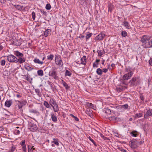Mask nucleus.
Instances as JSON below:
<instances>
[{
	"label": "nucleus",
	"mask_w": 152,
	"mask_h": 152,
	"mask_svg": "<svg viewBox=\"0 0 152 152\" xmlns=\"http://www.w3.org/2000/svg\"><path fill=\"white\" fill-rule=\"evenodd\" d=\"M56 68L55 67H53L51 70L49 72L48 75L50 77H52L56 80H58V77L57 75Z\"/></svg>",
	"instance_id": "f257e3e1"
},
{
	"label": "nucleus",
	"mask_w": 152,
	"mask_h": 152,
	"mask_svg": "<svg viewBox=\"0 0 152 152\" xmlns=\"http://www.w3.org/2000/svg\"><path fill=\"white\" fill-rule=\"evenodd\" d=\"M49 102L50 105L53 107L54 111L55 112H58L59 110V109L55 100L53 99H50Z\"/></svg>",
	"instance_id": "f03ea898"
},
{
	"label": "nucleus",
	"mask_w": 152,
	"mask_h": 152,
	"mask_svg": "<svg viewBox=\"0 0 152 152\" xmlns=\"http://www.w3.org/2000/svg\"><path fill=\"white\" fill-rule=\"evenodd\" d=\"M150 37L146 35H143L141 39V41L142 42V45L145 48H146L147 43H146L148 41Z\"/></svg>",
	"instance_id": "7ed1b4c3"
},
{
	"label": "nucleus",
	"mask_w": 152,
	"mask_h": 152,
	"mask_svg": "<svg viewBox=\"0 0 152 152\" xmlns=\"http://www.w3.org/2000/svg\"><path fill=\"white\" fill-rule=\"evenodd\" d=\"M15 102L16 105L18 106V108L20 109H22V107L26 105L27 103L26 101L23 99L20 101L15 100Z\"/></svg>",
	"instance_id": "20e7f679"
},
{
	"label": "nucleus",
	"mask_w": 152,
	"mask_h": 152,
	"mask_svg": "<svg viewBox=\"0 0 152 152\" xmlns=\"http://www.w3.org/2000/svg\"><path fill=\"white\" fill-rule=\"evenodd\" d=\"M130 143L131 147L133 148H136L138 146L139 142L137 140L135 139L132 140L130 141Z\"/></svg>",
	"instance_id": "39448f33"
},
{
	"label": "nucleus",
	"mask_w": 152,
	"mask_h": 152,
	"mask_svg": "<svg viewBox=\"0 0 152 152\" xmlns=\"http://www.w3.org/2000/svg\"><path fill=\"white\" fill-rule=\"evenodd\" d=\"M6 56L7 57V60L9 62L16 63L17 58L14 55L10 54Z\"/></svg>",
	"instance_id": "423d86ee"
},
{
	"label": "nucleus",
	"mask_w": 152,
	"mask_h": 152,
	"mask_svg": "<svg viewBox=\"0 0 152 152\" xmlns=\"http://www.w3.org/2000/svg\"><path fill=\"white\" fill-rule=\"evenodd\" d=\"M28 128L31 131H35L37 129V126L31 122L28 123Z\"/></svg>",
	"instance_id": "0eeeda50"
},
{
	"label": "nucleus",
	"mask_w": 152,
	"mask_h": 152,
	"mask_svg": "<svg viewBox=\"0 0 152 152\" xmlns=\"http://www.w3.org/2000/svg\"><path fill=\"white\" fill-rule=\"evenodd\" d=\"M139 81L137 77L133 78L129 82V83L132 86H136L139 83Z\"/></svg>",
	"instance_id": "6e6552de"
},
{
	"label": "nucleus",
	"mask_w": 152,
	"mask_h": 152,
	"mask_svg": "<svg viewBox=\"0 0 152 152\" xmlns=\"http://www.w3.org/2000/svg\"><path fill=\"white\" fill-rule=\"evenodd\" d=\"M146 112L144 114V118L147 119L149 117L152 116V109L147 110Z\"/></svg>",
	"instance_id": "1a4fd4ad"
},
{
	"label": "nucleus",
	"mask_w": 152,
	"mask_h": 152,
	"mask_svg": "<svg viewBox=\"0 0 152 152\" xmlns=\"http://www.w3.org/2000/svg\"><path fill=\"white\" fill-rule=\"evenodd\" d=\"M55 62L58 65H61L62 66L63 63L61 58L58 56H56L55 57Z\"/></svg>",
	"instance_id": "9d476101"
},
{
	"label": "nucleus",
	"mask_w": 152,
	"mask_h": 152,
	"mask_svg": "<svg viewBox=\"0 0 152 152\" xmlns=\"http://www.w3.org/2000/svg\"><path fill=\"white\" fill-rule=\"evenodd\" d=\"M133 75V72L130 71L129 73L125 74L123 76V78L124 80H128L130 79Z\"/></svg>",
	"instance_id": "9b49d317"
},
{
	"label": "nucleus",
	"mask_w": 152,
	"mask_h": 152,
	"mask_svg": "<svg viewBox=\"0 0 152 152\" xmlns=\"http://www.w3.org/2000/svg\"><path fill=\"white\" fill-rule=\"evenodd\" d=\"M105 35L104 34L101 33L95 38V40L96 41L102 40L104 37Z\"/></svg>",
	"instance_id": "f8f14e48"
},
{
	"label": "nucleus",
	"mask_w": 152,
	"mask_h": 152,
	"mask_svg": "<svg viewBox=\"0 0 152 152\" xmlns=\"http://www.w3.org/2000/svg\"><path fill=\"white\" fill-rule=\"evenodd\" d=\"M25 140H23L20 143V144L22 146V149L24 152H26V147L25 144Z\"/></svg>",
	"instance_id": "ddd939ff"
},
{
	"label": "nucleus",
	"mask_w": 152,
	"mask_h": 152,
	"mask_svg": "<svg viewBox=\"0 0 152 152\" xmlns=\"http://www.w3.org/2000/svg\"><path fill=\"white\" fill-rule=\"evenodd\" d=\"M152 47V37H150L149 39L147 42L146 48Z\"/></svg>",
	"instance_id": "4468645a"
},
{
	"label": "nucleus",
	"mask_w": 152,
	"mask_h": 152,
	"mask_svg": "<svg viewBox=\"0 0 152 152\" xmlns=\"http://www.w3.org/2000/svg\"><path fill=\"white\" fill-rule=\"evenodd\" d=\"M12 104V99L7 100L5 103V105L7 107H10Z\"/></svg>",
	"instance_id": "2eb2a0df"
},
{
	"label": "nucleus",
	"mask_w": 152,
	"mask_h": 152,
	"mask_svg": "<svg viewBox=\"0 0 152 152\" xmlns=\"http://www.w3.org/2000/svg\"><path fill=\"white\" fill-rule=\"evenodd\" d=\"M13 44L16 46H19L21 44V41L20 40H15L13 42Z\"/></svg>",
	"instance_id": "dca6fc26"
},
{
	"label": "nucleus",
	"mask_w": 152,
	"mask_h": 152,
	"mask_svg": "<svg viewBox=\"0 0 152 152\" xmlns=\"http://www.w3.org/2000/svg\"><path fill=\"white\" fill-rule=\"evenodd\" d=\"M25 61L26 59L24 58H22V57H20L18 59L17 58L16 61V63L19 62L20 64H22V63L24 62Z\"/></svg>",
	"instance_id": "f3484780"
},
{
	"label": "nucleus",
	"mask_w": 152,
	"mask_h": 152,
	"mask_svg": "<svg viewBox=\"0 0 152 152\" xmlns=\"http://www.w3.org/2000/svg\"><path fill=\"white\" fill-rule=\"evenodd\" d=\"M14 54L16 56L19 57V58L20 57H23V53H20L17 50L14 52Z\"/></svg>",
	"instance_id": "a211bd4d"
},
{
	"label": "nucleus",
	"mask_w": 152,
	"mask_h": 152,
	"mask_svg": "<svg viewBox=\"0 0 152 152\" xmlns=\"http://www.w3.org/2000/svg\"><path fill=\"white\" fill-rule=\"evenodd\" d=\"M34 62L36 64H39L42 65L43 64V62L40 61L37 58H35L33 60Z\"/></svg>",
	"instance_id": "6ab92c4d"
},
{
	"label": "nucleus",
	"mask_w": 152,
	"mask_h": 152,
	"mask_svg": "<svg viewBox=\"0 0 152 152\" xmlns=\"http://www.w3.org/2000/svg\"><path fill=\"white\" fill-rule=\"evenodd\" d=\"M51 115L52 120L54 122L56 123L57 121V118L56 116L53 113H52Z\"/></svg>",
	"instance_id": "aec40b11"
},
{
	"label": "nucleus",
	"mask_w": 152,
	"mask_h": 152,
	"mask_svg": "<svg viewBox=\"0 0 152 152\" xmlns=\"http://www.w3.org/2000/svg\"><path fill=\"white\" fill-rule=\"evenodd\" d=\"M86 58L85 56H83L81 59V63L83 65H85L86 63Z\"/></svg>",
	"instance_id": "412c9836"
},
{
	"label": "nucleus",
	"mask_w": 152,
	"mask_h": 152,
	"mask_svg": "<svg viewBox=\"0 0 152 152\" xmlns=\"http://www.w3.org/2000/svg\"><path fill=\"white\" fill-rule=\"evenodd\" d=\"M51 31L50 29H47L44 32V35L45 37H47L48 36L49 34H50V32Z\"/></svg>",
	"instance_id": "4be33fe9"
},
{
	"label": "nucleus",
	"mask_w": 152,
	"mask_h": 152,
	"mask_svg": "<svg viewBox=\"0 0 152 152\" xmlns=\"http://www.w3.org/2000/svg\"><path fill=\"white\" fill-rule=\"evenodd\" d=\"M123 25L127 29H130L131 27L130 26L128 22L126 21H125L123 23Z\"/></svg>",
	"instance_id": "5701e85b"
},
{
	"label": "nucleus",
	"mask_w": 152,
	"mask_h": 152,
	"mask_svg": "<svg viewBox=\"0 0 152 152\" xmlns=\"http://www.w3.org/2000/svg\"><path fill=\"white\" fill-rule=\"evenodd\" d=\"M100 61L99 59H96L95 61L93 64V67H97L99 64V62Z\"/></svg>",
	"instance_id": "b1692460"
},
{
	"label": "nucleus",
	"mask_w": 152,
	"mask_h": 152,
	"mask_svg": "<svg viewBox=\"0 0 152 152\" xmlns=\"http://www.w3.org/2000/svg\"><path fill=\"white\" fill-rule=\"evenodd\" d=\"M87 105V106L88 107H90L94 110H95L96 108V106L94 104H92L91 103L88 102Z\"/></svg>",
	"instance_id": "393cba45"
},
{
	"label": "nucleus",
	"mask_w": 152,
	"mask_h": 152,
	"mask_svg": "<svg viewBox=\"0 0 152 152\" xmlns=\"http://www.w3.org/2000/svg\"><path fill=\"white\" fill-rule=\"evenodd\" d=\"M130 134L133 137H136L138 135L137 132L135 130L132 131Z\"/></svg>",
	"instance_id": "a878e982"
},
{
	"label": "nucleus",
	"mask_w": 152,
	"mask_h": 152,
	"mask_svg": "<svg viewBox=\"0 0 152 152\" xmlns=\"http://www.w3.org/2000/svg\"><path fill=\"white\" fill-rule=\"evenodd\" d=\"M43 104L46 108L49 109L51 108V106H50V104H49L47 102L44 101Z\"/></svg>",
	"instance_id": "bb28decb"
},
{
	"label": "nucleus",
	"mask_w": 152,
	"mask_h": 152,
	"mask_svg": "<svg viewBox=\"0 0 152 152\" xmlns=\"http://www.w3.org/2000/svg\"><path fill=\"white\" fill-rule=\"evenodd\" d=\"M142 113H137L135 114L134 117L135 118H137L142 117Z\"/></svg>",
	"instance_id": "cd10ccee"
},
{
	"label": "nucleus",
	"mask_w": 152,
	"mask_h": 152,
	"mask_svg": "<svg viewBox=\"0 0 152 152\" xmlns=\"http://www.w3.org/2000/svg\"><path fill=\"white\" fill-rule=\"evenodd\" d=\"M96 72L98 75H101L102 74V71L101 69L99 68L97 69Z\"/></svg>",
	"instance_id": "c85d7f7f"
},
{
	"label": "nucleus",
	"mask_w": 152,
	"mask_h": 152,
	"mask_svg": "<svg viewBox=\"0 0 152 152\" xmlns=\"http://www.w3.org/2000/svg\"><path fill=\"white\" fill-rule=\"evenodd\" d=\"M128 105L127 104L121 105V108L123 109L127 110L128 109Z\"/></svg>",
	"instance_id": "c756f323"
},
{
	"label": "nucleus",
	"mask_w": 152,
	"mask_h": 152,
	"mask_svg": "<svg viewBox=\"0 0 152 152\" xmlns=\"http://www.w3.org/2000/svg\"><path fill=\"white\" fill-rule=\"evenodd\" d=\"M24 68L28 71H30L32 70L33 68L29 66H24Z\"/></svg>",
	"instance_id": "7c9ffc66"
},
{
	"label": "nucleus",
	"mask_w": 152,
	"mask_h": 152,
	"mask_svg": "<svg viewBox=\"0 0 152 152\" xmlns=\"http://www.w3.org/2000/svg\"><path fill=\"white\" fill-rule=\"evenodd\" d=\"M14 6L15 8L20 10H22L23 8V6L19 5H14Z\"/></svg>",
	"instance_id": "2f4dec72"
},
{
	"label": "nucleus",
	"mask_w": 152,
	"mask_h": 152,
	"mask_svg": "<svg viewBox=\"0 0 152 152\" xmlns=\"http://www.w3.org/2000/svg\"><path fill=\"white\" fill-rule=\"evenodd\" d=\"M30 112L31 113H32L37 114L39 115V112L36 110L32 109L30 110Z\"/></svg>",
	"instance_id": "473e14b6"
},
{
	"label": "nucleus",
	"mask_w": 152,
	"mask_h": 152,
	"mask_svg": "<svg viewBox=\"0 0 152 152\" xmlns=\"http://www.w3.org/2000/svg\"><path fill=\"white\" fill-rule=\"evenodd\" d=\"M117 119V118L114 116H111L109 118V119L110 121H115Z\"/></svg>",
	"instance_id": "72a5a7b5"
},
{
	"label": "nucleus",
	"mask_w": 152,
	"mask_h": 152,
	"mask_svg": "<svg viewBox=\"0 0 152 152\" xmlns=\"http://www.w3.org/2000/svg\"><path fill=\"white\" fill-rule=\"evenodd\" d=\"M12 145V147H11L8 152H14L16 149V148L14 146L13 144Z\"/></svg>",
	"instance_id": "f704fd0d"
},
{
	"label": "nucleus",
	"mask_w": 152,
	"mask_h": 152,
	"mask_svg": "<svg viewBox=\"0 0 152 152\" xmlns=\"http://www.w3.org/2000/svg\"><path fill=\"white\" fill-rule=\"evenodd\" d=\"M111 110L108 108H105V113L107 114H111Z\"/></svg>",
	"instance_id": "c9c22d12"
},
{
	"label": "nucleus",
	"mask_w": 152,
	"mask_h": 152,
	"mask_svg": "<svg viewBox=\"0 0 152 152\" xmlns=\"http://www.w3.org/2000/svg\"><path fill=\"white\" fill-rule=\"evenodd\" d=\"M72 75V73L68 70H66L65 71V76H70Z\"/></svg>",
	"instance_id": "e433bc0d"
},
{
	"label": "nucleus",
	"mask_w": 152,
	"mask_h": 152,
	"mask_svg": "<svg viewBox=\"0 0 152 152\" xmlns=\"http://www.w3.org/2000/svg\"><path fill=\"white\" fill-rule=\"evenodd\" d=\"M97 53H98V56H102L104 53L103 52L99 50H97Z\"/></svg>",
	"instance_id": "4c0bfd02"
},
{
	"label": "nucleus",
	"mask_w": 152,
	"mask_h": 152,
	"mask_svg": "<svg viewBox=\"0 0 152 152\" xmlns=\"http://www.w3.org/2000/svg\"><path fill=\"white\" fill-rule=\"evenodd\" d=\"M37 74L39 75L42 76L43 75V73L42 70H38L37 71Z\"/></svg>",
	"instance_id": "58836bf2"
},
{
	"label": "nucleus",
	"mask_w": 152,
	"mask_h": 152,
	"mask_svg": "<svg viewBox=\"0 0 152 152\" xmlns=\"http://www.w3.org/2000/svg\"><path fill=\"white\" fill-rule=\"evenodd\" d=\"M28 75H27L26 79L27 81H28L29 83H31L32 82V79L30 77H29L28 76Z\"/></svg>",
	"instance_id": "ea45409f"
},
{
	"label": "nucleus",
	"mask_w": 152,
	"mask_h": 152,
	"mask_svg": "<svg viewBox=\"0 0 152 152\" xmlns=\"http://www.w3.org/2000/svg\"><path fill=\"white\" fill-rule=\"evenodd\" d=\"M35 91L36 93H37V94L39 96H40L41 94L40 93V90L39 89H35Z\"/></svg>",
	"instance_id": "a19ab883"
},
{
	"label": "nucleus",
	"mask_w": 152,
	"mask_h": 152,
	"mask_svg": "<svg viewBox=\"0 0 152 152\" xmlns=\"http://www.w3.org/2000/svg\"><path fill=\"white\" fill-rule=\"evenodd\" d=\"M54 56L53 55L50 54L47 56V58L48 59L50 60H52Z\"/></svg>",
	"instance_id": "79ce46f5"
},
{
	"label": "nucleus",
	"mask_w": 152,
	"mask_h": 152,
	"mask_svg": "<svg viewBox=\"0 0 152 152\" xmlns=\"http://www.w3.org/2000/svg\"><path fill=\"white\" fill-rule=\"evenodd\" d=\"M63 84L64 86L65 87L66 89H67L69 88V87L68 86V84L64 81H63Z\"/></svg>",
	"instance_id": "37998d69"
},
{
	"label": "nucleus",
	"mask_w": 152,
	"mask_h": 152,
	"mask_svg": "<svg viewBox=\"0 0 152 152\" xmlns=\"http://www.w3.org/2000/svg\"><path fill=\"white\" fill-rule=\"evenodd\" d=\"M51 8L50 4H47L45 6V8L47 10H49Z\"/></svg>",
	"instance_id": "c03bdc74"
},
{
	"label": "nucleus",
	"mask_w": 152,
	"mask_h": 152,
	"mask_svg": "<svg viewBox=\"0 0 152 152\" xmlns=\"http://www.w3.org/2000/svg\"><path fill=\"white\" fill-rule=\"evenodd\" d=\"M39 11H40V12L41 13H42L43 15H44L45 16L47 15V13L45 11H44L43 9H40Z\"/></svg>",
	"instance_id": "a18cd8bd"
},
{
	"label": "nucleus",
	"mask_w": 152,
	"mask_h": 152,
	"mask_svg": "<svg viewBox=\"0 0 152 152\" xmlns=\"http://www.w3.org/2000/svg\"><path fill=\"white\" fill-rule=\"evenodd\" d=\"M121 35L123 37H126L127 35V33L126 31H123L121 32Z\"/></svg>",
	"instance_id": "49530a36"
},
{
	"label": "nucleus",
	"mask_w": 152,
	"mask_h": 152,
	"mask_svg": "<svg viewBox=\"0 0 152 152\" xmlns=\"http://www.w3.org/2000/svg\"><path fill=\"white\" fill-rule=\"evenodd\" d=\"M53 140H54L53 142V143H54L55 144H56L57 146H58L59 145V143L58 142L57 140L55 138H54Z\"/></svg>",
	"instance_id": "de8ad7c7"
},
{
	"label": "nucleus",
	"mask_w": 152,
	"mask_h": 152,
	"mask_svg": "<svg viewBox=\"0 0 152 152\" xmlns=\"http://www.w3.org/2000/svg\"><path fill=\"white\" fill-rule=\"evenodd\" d=\"M92 34V33H89L88 34H86V40L88 39L91 37Z\"/></svg>",
	"instance_id": "09e8293b"
},
{
	"label": "nucleus",
	"mask_w": 152,
	"mask_h": 152,
	"mask_svg": "<svg viewBox=\"0 0 152 152\" xmlns=\"http://www.w3.org/2000/svg\"><path fill=\"white\" fill-rule=\"evenodd\" d=\"M100 136L104 140H108V139L107 137L104 136L102 134H100Z\"/></svg>",
	"instance_id": "8fccbe9b"
},
{
	"label": "nucleus",
	"mask_w": 152,
	"mask_h": 152,
	"mask_svg": "<svg viewBox=\"0 0 152 152\" xmlns=\"http://www.w3.org/2000/svg\"><path fill=\"white\" fill-rule=\"evenodd\" d=\"M2 66H4L5 64V60H2L0 62Z\"/></svg>",
	"instance_id": "3c124183"
},
{
	"label": "nucleus",
	"mask_w": 152,
	"mask_h": 152,
	"mask_svg": "<svg viewBox=\"0 0 152 152\" xmlns=\"http://www.w3.org/2000/svg\"><path fill=\"white\" fill-rule=\"evenodd\" d=\"M32 18L34 20H35V13L34 12H33L32 13Z\"/></svg>",
	"instance_id": "603ef678"
},
{
	"label": "nucleus",
	"mask_w": 152,
	"mask_h": 152,
	"mask_svg": "<svg viewBox=\"0 0 152 152\" xmlns=\"http://www.w3.org/2000/svg\"><path fill=\"white\" fill-rule=\"evenodd\" d=\"M149 63L150 65L152 66V58H150V59L149 61Z\"/></svg>",
	"instance_id": "864d4df0"
},
{
	"label": "nucleus",
	"mask_w": 152,
	"mask_h": 152,
	"mask_svg": "<svg viewBox=\"0 0 152 152\" xmlns=\"http://www.w3.org/2000/svg\"><path fill=\"white\" fill-rule=\"evenodd\" d=\"M107 69L104 68L102 69V71L104 73H106L107 72Z\"/></svg>",
	"instance_id": "5fc2aeb1"
},
{
	"label": "nucleus",
	"mask_w": 152,
	"mask_h": 152,
	"mask_svg": "<svg viewBox=\"0 0 152 152\" xmlns=\"http://www.w3.org/2000/svg\"><path fill=\"white\" fill-rule=\"evenodd\" d=\"M89 139L92 142H93L94 144H95V142L91 138V137H89Z\"/></svg>",
	"instance_id": "6e6d98bb"
},
{
	"label": "nucleus",
	"mask_w": 152,
	"mask_h": 152,
	"mask_svg": "<svg viewBox=\"0 0 152 152\" xmlns=\"http://www.w3.org/2000/svg\"><path fill=\"white\" fill-rule=\"evenodd\" d=\"M140 97L142 100V101L144 100V96H142V95L140 96Z\"/></svg>",
	"instance_id": "4d7b16f0"
},
{
	"label": "nucleus",
	"mask_w": 152,
	"mask_h": 152,
	"mask_svg": "<svg viewBox=\"0 0 152 152\" xmlns=\"http://www.w3.org/2000/svg\"><path fill=\"white\" fill-rule=\"evenodd\" d=\"M74 120L75 121H79V119L76 116L74 117Z\"/></svg>",
	"instance_id": "13d9d810"
},
{
	"label": "nucleus",
	"mask_w": 152,
	"mask_h": 152,
	"mask_svg": "<svg viewBox=\"0 0 152 152\" xmlns=\"http://www.w3.org/2000/svg\"><path fill=\"white\" fill-rule=\"evenodd\" d=\"M121 151L122 152H127L126 150L124 149H122V148H121Z\"/></svg>",
	"instance_id": "bf43d9fd"
},
{
	"label": "nucleus",
	"mask_w": 152,
	"mask_h": 152,
	"mask_svg": "<svg viewBox=\"0 0 152 152\" xmlns=\"http://www.w3.org/2000/svg\"><path fill=\"white\" fill-rule=\"evenodd\" d=\"M20 132L19 130H17L16 132V134H20Z\"/></svg>",
	"instance_id": "052dcab7"
},
{
	"label": "nucleus",
	"mask_w": 152,
	"mask_h": 152,
	"mask_svg": "<svg viewBox=\"0 0 152 152\" xmlns=\"http://www.w3.org/2000/svg\"><path fill=\"white\" fill-rule=\"evenodd\" d=\"M144 141H141L140 142H139V144L141 145L144 143Z\"/></svg>",
	"instance_id": "680f3d73"
},
{
	"label": "nucleus",
	"mask_w": 152,
	"mask_h": 152,
	"mask_svg": "<svg viewBox=\"0 0 152 152\" xmlns=\"http://www.w3.org/2000/svg\"><path fill=\"white\" fill-rule=\"evenodd\" d=\"M122 83L125 85H127V83H126V82H125V80H123L122 81Z\"/></svg>",
	"instance_id": "e2e57ef3"
},
{
	"label": "nucleus",
	"mask_w": 152,
	"mask_h": 152,
	"mask_svg": "<svg viewBox=\"0 0 152 152\" xmlns=\"http://www.w3.org/2000/svg\"><path fill=\"white\" fill-rule=\"evenodd\" d=\"M28 152H31V149H30L29 148V146L28 145Z\"/></svg>",
	"instance_id": "0e129e2a"
},
{
	"label": "nucleus",
	"mask_w": 152,
	"mask_h": 152,
	"mask_svg": "<svg viewBox=\"0 0 152 152\" xmlns=\"http://www.w3.org/2000/svg\"><path fill=\"white\" fill-rule=\"evenodd\" d=\"M3 47L1 45H0V51L3 49Z\"/></svg>",
	"instance_id": "69168bd1"
},
{
	"label": "nucleus",
	"mask_w": 152,
	"mask_h": 152,
	"mask_svg": "<svg viewBox=\"0 0 152 152\" xmlns=\"http://www.w3.org/2000/svg\"><path fill=\"white\" fill-rule=\"evenodd\" d=\"M5 2V0H0V2L1 3H4Z\"/></svg>",
	"instance_id": "338daca9"
},
{
	"label": "nucleus",
	"mask_w": 152,
	"mask_h": 152,
	"mask_svg": "<svg viewBox=\"0 0 152 152\" xmlns=\"http://www.w3.org/2000/svg\"><path fill=\"white\" fill-rule=\"evenodd\" d=\"M16 96L18 98H19L20 97H21V96H20V95L18 94L16 95Z\"/></svg>",
	"instance_id": "774afa93"
}]
</instances>
